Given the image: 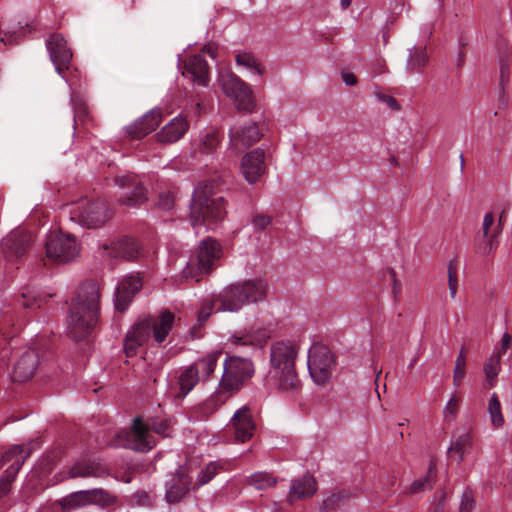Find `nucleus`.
Returning a JSON list of instances; mask_svg holds the SVG:
<instances>
[{
	"label": "nucleus",
	"instance_id": "nucleus-33",
	"mask_svg": "<svg viewBox=\"0 0 512 512\" xmlns=\"http://www.w3.org/2000/svg\"><path fill=\"white\" fill-rule=\"evenodd\" d=\"M200 381L201 376L198 374L197 370L194 369L192 364L185 367L178 375L177 384L179 392L177 397L185 398Z\"/></svg>",
	"mask_w": 512,
	"mask_h": 512
},
{
	"label": "nucleus",
	"instance_id": "nucleus-57",
	"mask_svg": "<svg viewBox=\"0 0 512 512\" xmlns=\"http://www.w3.org/2000/svg\"><path fill=\"white\" fill-rule=\"evenodd\" d=\"M507 71V68L502 66L501 67V80H500V91H499V101L502 104L506 103V94H505V73Z\"/></svg>",
	"mask_w": 512,
	"mask_h": 512
},
{
	"label": "nucleus",
	"instance_id": "nucleus-30",
	"mask_svg": "<svg viewBox=\"0 0 512 512\" xmlns=\"http://www.w3.org/2000/svg\"><path fill=\"white\" fill-rule=\"evenodd\" d=\"M501 232V221L499 220V222L496 223L493 213H486L482 223V234L483 238L486 240V244L483 247L484 254H490L496 249L497 237Z\"/></svg>",
	"mask_w": 512,
	"mask_h": 512
},
{
	"label": "nucleus",
	"instance_id": "nucleus-32",
	"mask_svg": "<svg viewBox=\"0 0 512 512\" xmlns=\"http://www.w3.org/2000/svg\"><path fill=\"white\" fill-rule=\"evenodd\" d=\"M268 338L265 331H239L232 334L229 341L235 346L262 347Z\"/></svg>",
	"mask_w": 512,
	"mask_h": 512
},
{
	"label": "nucleus",
	"instance_id": "nucleus-25",
	"mask_svg": "<svg viewBox=\"0 0 512 512\" xmlns=\"http://www.w3.org/2000/svg\"><path fill=\"white\" fill-rule=\"evenodd\" d=\"M103 248L109 250V256L124 260H135L142 255V250L138 242L127 237L111 243L110 247L105 244Z\"/></svg>",
	"mask_w": 512,
	"mask_h": 512
},
{
	"label": "nucleus",
	"instance_id": "nucleus-62",
	"mask_svg": "<svg viewBox=\"0 0 512 512\" xmlns=\"http://www.w3.org/2000/svg\"><path fill=\"white\" fill-rule=\"evenodd\" d=\"M352 3V0H341V6L342 8L346 9L348 8Z\"/></svg>",
	"mask_w": 512,
	"mask_h": 512
},
{
	"label": "nucleus",
	"instance_id": "nucleus-1",
	"mask_svg": "<svg viewBox=\"0 0 512 512\" xmlns=\"http://www.w3.org/2000/svg\"><path fill=\"white\" fill-rule=\"evenodd\" d=\"M298 346L289 340L274 342L270 347V368L267 383L277 393L294 395L302 388L296 372Z\"/></svg>",
	"mask_w": 512,
	"mask_h": 512
},
{
	"label": "nucleus",
	"instance_id": "nucleus-3",
	"mask_svg": "<svg viewBox=\"0 0 512 512\" xmlns=\"http://www.w3.org/2000/svg\"><path fill=\"white\" fill-rule=\"evenodd\" d=\"M175 316L167 309L158 315H146L139 318L126 333L124 351L127 357L135 356L138 349L153 336L157 343L165 341L173 328Z\"/></svg>",
	"mask_w": 512,
	"mask_h": 512
},
{
	"label": "nucleus",
	"instance_id": "nucleus-46",
	"mask_svg": "<svg viewBox=\"0 0 512 512\" xmlns=\"http://www.w3.org/2000/svg\"><path fill=\"white\" fill-rule=\"evenodd\" d=\"M465 368H466V356L464 350L461 349L459 355L455 360V369L453 373V384L455 387L460 386L461 380L465 376Z\"/></svg>",
	"mask_w": 512,
	"mask_h": 512
},
{
	"label": "nucleus",
	"instance_id": "nucleus-22",
	"mask_svg": "<svg viewBox=\"0 0 512 512\" xmlns=\"http://www.w3.org/2000/svg\"><path fill=\"white\" fill-rule=\"evenodd\" d=\"M231 396V393L224 391L222 386L218 384L209 398L192 407V413L199 419L207 418L216 412Z\"/></svg>",
	"mask_w": 512,
	"mask_h": 512
},
{
	"label": "nucleus",
	"instance_id": "nucleus-31",
	"mask_svg": "<svg viewBox=\"0 0 512 512\" xmlns=\"http://www.w3.org/2000/svg\"><path fill=\"white\" fill-rule=\"evenodd\" d=\"M317 491V483L311 475H304L292 482L287 501L290 504L306 497L313 496Z\"/></svg>",
	"mask_w": 512,
	"mask_h": 512
},
{
	"label": "nucleus",
	"instance_id": "nucleus-19",
	"mask_svg": "<svg viewBox=\"0 0 512 512\" xmlns=\"http://www.w3.org/2000/svg\"><path fill=\"white\" fill-rule=\"evenodd\" d=\"M215 302L219 303L217 312H231L235 313L240 311L246 304L243 299V294L240 290L238 283L226 286L216 297Z\"/></svg>",
	"mask_w": 512,
	"mask_h": 512
},
{
	"label": "nucleus",
	"instance_id": "nucleus-61",
	"mask_svg": "<svg viewBox=\"0 0 512 512\" xmlns=\"http://www.w3.org/2000/svg\"><path fill=\"white\" fill-rule=\"evenodd\" d=\"M1 42H3L5 45L7 44H14L17 42V37L14 35H11L9 33H4L3 36L0 37Z\"/></svg>",
	"mask_w": 512,
	"mask_h": 512
},
{
	"label": "nucleus",
	"instance_id": "nucleus-24",
	"mask_svg": "<svg viewBox=\"0 0 512 512\" xmlns=\"http://www.w3.org/2000/svg\"><path fill=\"white\" fill-rule=\"evenodd\" d=\"M31 242L32 234L30 232L22 229L12 231L3 241L6 256H23L28 251Z\"/></svg>",
	"mask_w": 512,
	"mask_h": 512
},
{
	"label": "nucleus",
	"instance_id": "nucleus-45",
	"mask_svg": "<svg viewBox=\"0 0 512 512\" xmlns=\"http://www.w3.org/2000/svg\"><path fill=\"white\" fill-rule=\"evenodd\" d=\"M145 423L149 425L150 433L155 432L156 434L165 437L170 435L169 431L171 428V424L168 420L150 418L147 421H145Z\"/></svg>",
	"mask_w": 512,
	"mask_h": 512
},
{
	"label": "nucleus",
	"instance_id": "nucleus-59",
	"mask_svg": "<svg viewBox=\"0 0 512 512\" xmlns=\"http://www.w3.org/2000/svg\"><path fill=\"white\" fill-rule=\"evenodd\" d=\"M342 79H343L344 83L348 86H353L357 83L356 76L350 72L342 73Z\"/></svg>",
	"mask_w": 512,
	"mask_h": 512
},
{
	"label": "nucleus",
	"instance_id": "nucleus-20",
	"mask_svg": "<svg viewBox=\"0 0 512 512\" xmlns=\"http://www.w3.org/2000/svg\"><path fill=\"white\" fill-rule=\"evenodd\" d=\"M258 126L254 122H249L241 127L230 129V144L236 150H240L253 145L261 138Z\"/></svg>",
	"mask_w": 512,
	"mask_h": 512
},
{
	"label": "nucleus",
	"instance_id": "nucleus-27",
	"mask_svg": "<svg viewBox=\"0 0 512 512\" xmlns=\"http://www.w3.org/2000/svg\"><path fill=\"white\" fill-rule=\"evenodd\" d=\"M238 285L247 305L256 304L266 299L268 286L266 281L263 279H249L238 282Z\"/></svg>",
	"mask_w": 512,
	"mask_h": 512
},
{
	"label": "nucleus",
	"instance_id": "nucleus-50",
	"mask_svg": "<svg viewBox=\"0 0 512 512\" xmlns=\"http://www.w3.org/2000/svg\"><path fill=\"white\" fill-rule=\"evenodd\" d=\"M448 285L450 296L452 299L456 297L457 289H458V275L457 269L451 263L448 266Z\"/></svg>",
	"mask_w": 512,
	"mask_h": 512
},
{
	"label": "nucleus",
	"instance_id": "nucleus-43",
	"mask_svg": "<svg viewBox=\"0 0 512 512\" xmlns=\"http://www.w3.org/2000/svg\"><path fill=\"white\" fill-rule=\"evenodd\" d=\"M277 480L267 472H256L250 475L248 484L258 490H264L276 484Z\"/></svg>",
	"mask_w": 512,
	"mask_h": 512
},
{
	"label": "nucleus",
	"instance_id": "nucleus-10",
	"mask_svg": "<svg viewBox=\"0 0 512 512\" xmlns=\"http://www.w3.org/2000/svg\"><path fill=\"white\" fill-rule=\"evenodd\" d=\"M219 83L224 94L231 98L238 110L251 111L254 107L252 91L247 83L232 72L219 76Z\"/></svg>",
	"mask_w": 512,
	"mask_h": 512
},
{
	"label": "nucleus",
	"instance_id": "nucleus-38",
	"mask_svg": "<svg viewBox=\"0 0 512 512\" xmlns=\"http://www.w3.org/2000/svg\"><path fill=\"white\" fill-rule=\"evenodd\" d=\"M428 55L425 47H412L409 49L406 67L409 71L418 70L426 65Z\"/></svg>",
	"mask_w": 512,
	"mask_h": 512
},
{
	"label": "nucleus",
	"instance_id": "nucleus-21",
	"mask_svg": "<svg viewBox=\"0 0 512 512\" xmlns=\"http://www.w3.org/2000/svg\"><path fill=\"white\" fill-rule=\"evenodd\" d=\"M231 425L235 431V438L240 442L249 440L254 432L255 423L250 408L247 405L239 408L231 419Z\"/></svg>",
	"mask_w": 512,
	"mask_h": 512
},
{
	"label": "nucleus",
	"instance_id": "nucleus-13",
	"mask_svg": "<svg viewBox=\"0 0 512 512\" xmlns=\"http://www.w3.org/2000/svg\"><path fill=\"white\" fill-rule=\"evenodd\" d=\"M191 466H179L175 473L166 481L165 499L168 503H179L189 495L193 489Z\"/></svg>",
	"mask_w": 512,
	"mask_h": 512
},
{
	"label": "nucleus",
	"instance_id": "nucleus-60",
	"mask_svg": "<svg viewBox=\"0 0 512 512\" xmlns=\"http://www.w3.org/2000/svg\"><path fill=\"white\" fill-rule=\"evenodd\" d=\"M446 500V494L442 491L439 495L438 504L434 508L433 512H445L444 503Z\"/></svg>",
	"mask_w": 512,
	"mask_h": 512
},
{
	"label": "nucleus",
	"instance_id": "nucleus-17",
	"mask_svg": "<svg viewBox=\"0 0 512 512\" xmlns=\"http://www.w3.org/2000/svg\"><path fill=\"white\" fill-rule=\"evenodd\" d=\"M24 446L17 445L11 448L4 456L6 460H11L13 456H20L4 471L0 477V498L5 497L11 490V484L16 479V476L21 469L24 460L27 456H22L24 453Z\"/></svg>",
	"mask_w": 512,
	"mask_h": 512
},
{
	"label": "nucleus",
	"instance_id": "nucleus-11",
	"mask_svg": "<svg viewBox=\"0 0 512 512\" xmlns=\"http://www.w3.org/2000/svg\"><path fill=\"white\" fill-rule=\"evenodd\" d=\"M45 247L47 257L59 263L74 260L80 252L79 244L74 236L57 232L48 235Z\"/></svg>",
	"mask_w": 512,
	"mask_h": 512
},
{
	"label": "nucleus",
	"instance_id": "nucleus-14",
	"mask_svg": "<svg viewBox=\"0 0 512 512\" xmlns=\"http://www.w3.org/2000/svg\"><path fill=\"white\" fill-rule=\"evenodd\" d=\"M46 47L56 72L66 83L74 85V82L64 73V67L68 69V65H70L73 56L71 49L67 46L66 40L60 34H53L48 38Z\"/></svg>",
	"mask_w": 512,
	"mask_h": 512
},
{
	"label": "nucleus",
	"instance_id": "nucleus-6",
	"mask_svg": "<svg viewBox=\"0 0 512 512\" xmlns=\"http://www.w3.org/2000/svg\"><path fill=\"white\" fill-rule=\"evenodd\" d=\"M66 210L73 223L87 229L100 227L110 218L106 203L100 200L82 199L68 205Z\"/></svg>",
	"mask_w": 512,
	"mask_h": 512
},
{
	"label": "nucleus",
	"instance_id": "nucleus-7",
	"mask_svg": "<svg viewBox=\"0 0 512 512\" xmlns=\"http://www.w3.org/2000/svg\"><path fill=\"white\" fill-rule=\"evenodd\" d=\"M254 363L249 358L236 355L227 356L223 362V372L219 384L232 395L254 376Z\"/></svg>",
	"mask_w": 512,
	"mask_h": 512
},
{
	"label": "nucleus",
	"instance_id": "nucleus-39",
	"mask_svg": "<svg viewBox=\"0 0 512 512\" xmlns=\"http://www.w3.org/2000/svg\"><path fill=\"white\" fill-rule=\"evenodd\" d=\"M472 445V438L470 433L464 432L455 437V439L451 442V445L448 448L449 452H455L458 454V462H462L464 456Z\"/></svg>",
	"mask_w": 512,
	"mask_h": 512
},
{
	"label": "nucleus",
	"instance_id": "nucleus-55",
	"mask_svg": "<svg viewBox=\"0 0 512 512\" xmlns=\"http://www.w3.org/2000/svg\"><path fill=\"white\" fill-rule=\"evenodd\" d=\"M512 337L508 333H504L501 338V347L494 355H500V358L506 353L507 349L511 345Z\"/></svg>",
	"mask_w": 512,
	"mask_h": 512
},
{
	"label": "nucleus",
	"instance_id": "nucleus-44",
	"mask_svg": "<svg viewBox=\"0 0 512 512\" xmlns=\"http://www.w3.org/2000/svg\"><path fill=\"white\" fill-rule=\"evenodd\" d=\"M435 476H436L435 464L430 463L427 474L424 477L415 480L411 484V486L409 488L410 494H417L419 492L426 490L427 488H430V486H431L430 483H431L432 479L435 478Z\"/></svg>",
	"mask_w": 512,
	"mask_h": 512
},
{
	"label": "nucleus",
	"instance_id": "nucleus-23",
	"mask_svg": "<svg viewBox=\"0 0 512 512\" xmlns=\"http://www.w3.org/2000/svg\"><path fill=\"white\" fill-rule=\"evenodd\" d=\"M162 119V113L159 109H152L141 118L136 120L133 124L129 125L127 133L133 138H143L153 130H155L160 124Z\"/></svg>",
	"mask_w": 512,
	"mask_h": 512
},
{
	"label": "nucleus",
	"instance_id": "nucleus-16",
	"mask_svg": "<svg viewBox=\"0 0 512 512\" xmlns=\"http://www.w3.org/2000/svg\"><path fill=\"white\" fill-rule=\"evenodd\" d=\"M141 288L142 279L139 275H128L124 277L115 290L114 304L116 310L124 312Z\"/></svg>",
	"mask_w": 512,
	"mask_h": 512
},
{
	"label": "nucleus",
	"instance_id": "nucleus-15",
	"mask_svg": "<svg viewBox=\"0 0 512 512\" xmlns=\"http://www.w3.org/2000/svg\"><path fill=\"white\" fill-rule=\"evenodd\" d=\"M240 172L249 184L258 182L266 172L265 152L256 148L242 157Z\"/></svg>",
	"mask_w": 512,
	"mask_h": 512
},
{
	"label": "nucleus",
	"instance_id": "nucleus-4",
	"mask_svg": "<svg viewBox=\"0 0 512 512\" xmlns=\"http://www.w3.org/2000/svg\"><path fill=\"white\" fill-rule=\"evenodd\" d=\"M225 201L223 197L196 190L190 205L191 225L196 234L214 230L224 219Z\"/></svg>",
	"mask_w": 512,
	"mask_h": 512
},
{
	"label": "nucleus",
	"instance_id": "nucleus-64",
	"mask_svg": "<svg viewBox=\"0 0 512 512\" xmlns=\"http://www.w3.org/2000/svg\"><path fill=\"white\" fill-rule=\"evenodd\" d=\"M415 362H416V359H413L409 366L412 367L415 364Z\"/></svg>",
	"mask_w": 512,
	"mask_h": 512
},
{
	"label": "nucleus",
	"instance_id": "nucleus-12",
	"mask_svg": "<svg viewBox=\"0 0 512 512\" xmlns=\"http://www.w3.org/2000/svg\"><path fill=\"white\" fill-rule=\"evenodd\" d=\"M209 55L212 59L216 57V49L211 46H205L200 53L190 56L185 62L183 76L199 86H207L209 83V66L205 56Z\"/></svg>",
	"mask_w": 512,
	"mask_h": 512
},
{
	"label": "nucleus",
	"instance_id": "nucleus-8",
	"mask_svg": "<svg viewBox=\"0 0 512 512\" xmlns=\"http://www.w3.org/2000/svg\"><path fill=\"white\" fill-rule=\"evenodd\" d=\"M113 445L146 453L155 447L156 440L149 431V425L141 417H137L134 419L129 430H124L117 434Z\"/></svg>",
	"mask_w": 512,
	"mask_h": 512
},
{
	"label": "nucleus",
	"instance_id": "nucleus-29",
	"mask_svg": "<svg viewBox=\"0 0 512 512\" xmlns=\"http://www.w3.org/2000/svg\"><path fill=\"white\" fill-rule=\"evenodd\" d=\"M69 478H100L108 475L107 469L99 462L92 460H81L72 465L67 472Z\"/></svg>",
	"mask_w": 512,
	"mask_h": 512
},
{
	"label": "nucleus",
	"instance_id": "nucleus-35",
	"mask_svg": "<svg viewBox=\"0 0 512 512\" xmlns=\"http://www.w3.org/2000/svg\"><path fill=\"white\" fill-rule=\"evenodd\" d=\"M501 371L500 355H491L483 365L484 389H492L498 383V375Z\"/></svg>",
	"mask_w": 512,
	"mask_h": 512
},
{
	"label": "nucleus",
	"instance_id": "nucleus-26",
	"mask_svg": "<svg viewBox=\"0 0 512 512\" xmlns=\"http://www.w3.org/2000/svg\"><path fill=\"white\" fill-rule=\"evenodd\" d=\"M115 182L122 188L133 187V190L128 196L120 199L121 204L128 207H137L146 201L145 188L137 183L132 175L118 176Z\"/></svg>",
	"mask_w": 512,
	"mask_h": 512
},
{
	"label": "nucleus",
	"instance_id": "nucleus-9",
	"mask_svg": "<svg viewBox=\"0 0 512 512\" xmlns=\"http://www.w3.org/2000/svg\"><path fill=\"white\" fill-rule=\"evenodd\" d=\"M307 367L315 384L328 383L335 368V359L330 349L319 343L313 344L308 352Z\"/></svg>",
	"mask_w": 512,
	"mask_h": 512
},
{
	"label": "nucleus",
	"instance_id": "nucleus-36",
	"mask_svg": "<svg viewBox=\"0 0 512 512\" xmlns=\"http://www.w3.org/2000/svg\"><path fill=\"white\" fill-rule=\"evenodd\" d=\"M219 145V136L216 132L210 131L200 135L198 143L195 145V155H211Z\"/></svg>",
	"mask_w": 512,
	"mask_h": 512
},
{
	"label": "nucleus",
	"instance_id": "nucleus-34",
	"mask_svg": "<svg viewBox=\"0 0 512 512\" xmlns=\"http://www.w3.org/2000/svg\"><path fill=\"white\" fill-rule=\"evenodd\" d=\"M221 355V350H214L197 359L192 364L194 369L197 370L198 374L201 376L202 381L209 379L210 376L215 372Z\"/></svg>",
	"mask_w": 512,
	"mask_h": 512
},
{
	"label": "nucleus",
	"instance_id": "nucleus-48",
	"mask_svg": "<svg viewBox=\"0 0 512 512\" xmlns=\"http://www.w3.org/2000/svg\"><path fill=\"white\" fill-rule=\"evenodd\" d=\"M460 399L456 395H452L443 408V417L447 422L454 421L458 412Z\"/></svg>",
	"mask_w": 512,
	"mask_h": 512
},
{
	"label": "nucleus",
	"instance_id": "nucleus-58",
	"mask_svg": "<svg viewBox=\"0 0 512 512\" xmlns=\"http://www.w3.org/2000/svg\"><path fill=\"white\" fill-rule=\"evenodd\" d=\"M64 73L66 74V76L68 78H70L74 82V85L67 83L70 86V88L71 89L76 88L78 86V84H77L78 71L76 69L71 70L70 65H68V69H66V67H64Z\"/></svg>",
	"mask_w": 512,
	"mask_h": 512
},
{
	"label": "nucleus",
	"instance_id": "nucleus-47",
	"mask_svg": "<svg viewBox=\"0 0 512 512\" xmlns=\"http://www.w3.org/2000/svg\"><path fill=\"white\" fill-rule=\"evenodd\" d=\"M476 500L473 491L466 488L460 499L459 512H472L475 508Z\"/></svg>",
	"mask_w": 512,
	"mask_h": 512
},
{
	"label": "nucleus",
	"instance_id": "nucleus-5",
	"mask_svg": "<svg viewBox=\"0 0 512 512\" xmlns=\"http://www.w3.org/2000/svg\"><path fill=\"white\" fill-rule=\"evenodd\" d=\"M222 255L220 243L212 238H206L201 241L196 253L189 258L182 270V278L198 282L216 267Z\"/></svg>",
	"mask_w": 512,
	"mask_h": 512
},
{
	"label": "nucleus",
	"instance_id": "nucleus-51",
	"mask_svg": "<svg viewBox=\"0 0 512 512\" xmlns=\"http://www.w3.org/2000/svg\"><path fill=\"white\" fill-rule=\"evenodd\" d=\"M175 203V196L172 192L167 191L159 195L158 206L163 210H170Z\"/></svg>",
	"mask_w": 512,
	"mask_h": 512
},
{
	"label": "nucleus",
	"instance_id": "nucleus-28",
	"mask_svg": "<svg viewBox=\"0 0 512 512\" xmlns=\"http://www.w3.org/2000/svg\"><path fill=\"white\" fill-rule=\"evenodd\" d=\"M189 128L188 121L183 116L173 118L157 133V139L161 143H174L180 140Z\"/></svg>",
	"mask_w": 512,
	"mask_h": 512
},
{
	"label": "nucleus",
	"instance_id": "nucleus-42",
	"mask_svg": "<svg viewBox=\"0 0 512 512\" xmlns=\"http://www.w3.org/2000/svg\"><path fill=\"white\" fill-rule=\"evenodd\" d=\"M488 414L491 418L493 427L499 428L504 424V417L501 409V402L496 393H493L488 402Z\"/></svg>",
	"mask_w": 512,
	"mask_h": 512
},
{
	"label": "nucleus",
	"instance_id": "nucleus-37",
	"mask_svg": "<svg viewBox=\"0 0 512 512\" xmlns=\"http://www.w3.org/2000/svg\"><path fill=\"white\" fill-rule=\"evenodd\" d=\"M16 301L21 307L33 310L40 307L41 298L34 287L24 286L21 288Z\"/></svg>",
	"mask_w": 512,
	"mask_h": 512
},
{
	"label": "nucleus",
	"instance_id": "nucleus-40",
	"mask_svg": "<svg viewBox=\"0 0 512 512\" xmlns=\"http://www.w3.org/2000/svg\"><path fill=\"white\" fill-rule=\"evenodd\" d=\"M221 468L218 462H210L197 475L196 481L193 483V489L200 488L209 483Z\"/></svg>",
	"mask_w": 512,
	"mask_h": 512
},
{
	"label": "nucleus",
	"instance_id": "nucleus-49",
	"mask_svg": "<svg viewBox=\"0 0 512 512\" xmlns=\"http://www.w3.org/2000/svg\"><path fill=\"white\" fill-rule=\"evenodd\" d=\"M347 495L341 491L333 493L323 500V509H334L344 504Z\"/></svg>",
	"mask_w": 512,
	"mask_h": 512
},
{
	"label": "nucleus",
	"instance_id": "nucleus-54",
	"mask_svg": "<svg viewBox=\"0 0 512 512\" xmlns=\"http://www.w3.org/2000/svg\"><path fill=\"white\" fill-rule=\"evenodd\" d=\"M215 305L219 306V303H216L215 299L211 303L205 305L200 310V312L198 314V321H200V322L206 321L210 317V315L212 314L213 308H214Z\"/></svg>",
	"mask_w": 512,
	"mask_h": 512
},
{
	"label": "nucleus",
	"instance_id": "nucleus-2",
	"mask_svg": "<svg viewBox=\"0 0 512 512\" xmlns=\"http://www.w3.org/2000/svg\"><path fill=\"white\" fill-rule=\"evenodd\" d=\"M100 285L88 281L81 285L79 293L70 308L69 333L75 341L86 337L97 324L100 314Z\"/></svg>",
	"mask_w": 512,
	"mask_h": 512
},
{
	"label": "nucleus",
	"instance_id": "nucleus-53",
	"mask_svg": "<svg viewBox=\"0 0 512 512\" xmlns=\"http://www.w3.org/2000/svg\"><path fill=\"white\" fill-rule=\"evenodd\" d=\"M253 225L258 229H265L271 224V218L264 214H257L253 217Z\"/></svg>",
	"mask_w": 512,
	"mask_h": 512
},
{
	"label": "nucleus",
	"instance_id": "nucleus-41",
	"mask_svg": "<svg viewBox=\"0 0 512 512\" xmlns=\"http://www.w3.org/2000/svg\"><path fill=\"white\" fill-rule=\"evenodd\" d=\"M236 64L246 68L250 73L261 76L264 71L254 55L248 52H242L235 57Z\"/></svg>",
	"mask_w": 512,
	"mask_h": 512
},
{
	"label": "nucleus",
	"instance_id": "nucleus-63",
	"mask_svg": "<svg viewBox=\"0 0 512 512\" xmlns=\"http://www.w3.org/2000/svg\"><path fill=\"white\" fill-rule=\"evenodd\" d=\"M460 159H461V167H463V165H464V157H463V155L460 156Z\"/></svg>",
	"mask_w": 512,
	"mask_h": 512
},
{
	"label": "nucleus",
	"instance_id": "nucleus-56",
	"mask_svg": "<svg viewBox=\"0 0 512 512\" xmlns=\"http://www.w3.org/2000/svg\"><path fill=\"white\" fill-rule=\"evenodd\" d=\"M89 491H79L71 495V500L80 505L90 500Z\"/></svg>",
	"mask_w": 512,
	"mask_h": 512
},
{
	"label": "nucleus",
	"instance_id": "nucleus-52",
	"mask_svg": "<svg viewBox=\"0 0 512 512\" xmlns=\"http://www.w3.org/2000/svg\"><path fill=\"white\" fill-rule=\"evenodd\" d=\"M375 96L379 101L385 103L391 110L399 111L401 109L399 103L393 96L382 94L381 92H376Z\"/></svg>",
	"mask_w": 512,
	"mask_h": 512
},
{
	"label": "nucleus",
	"instance_id": "nucleus-18",
	"mask_svg": "<svg viewBox=\"0 0 512 512\" xmlns=\"http://www.w3.org/2000/svg\"><path fill=\"white\" fill-rule=\"evenodd\" d=\"M39 365V356L33 349H27L17 358L12 373V379L26 382L33 377Z\"/></svg>",
	"mask_w": 512,
	"mask_h": 512
}]
</instances>
